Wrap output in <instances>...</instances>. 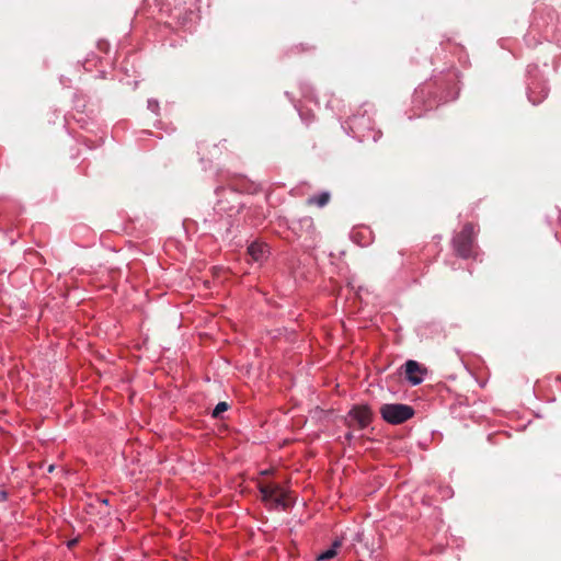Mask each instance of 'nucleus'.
<instances>
[{"label":"nucleus","mask_w":561,"mask_h":561,"mask_svg":"<svg viewBox=\"0 0 561 561\" xmlns=\"http://www.w3.org/2000/svg\"><path fill=\"white\" fill-rule=\"evenodd\" d=\"M331 195L329 192H322L317 196H311L307 199V205H316L318 207H324L330 202Z\"/></svg>","instance_id":"7"},{"label":"nucleus","mask_w":561,"mask_h":561,"mask_svg":"<svg viewBox=\"0 0 561 561\" xmlns=\"http://www.w3.org/2000/svg\"><path fill=\"white\" fill-rule=\"evenodd\" d=\"M248 254L254 262H262L267 257L268 247L265 243L252 242L248 248Z\"/></svg>","instance_id":"6"},{"label":"nucleus","mask_w":561,"mask_h":561,"mask_svg":"<svg viewBox=\"0 0 561 561\" xmlns=\"http://www.w3.org/2000/svg\"><path fill=\"white\" fill-rule=\"evenodd\" d=\"M405 378L412 383V385H419L423 381V375L426 373V368H424L422 365H420L415 360H408L405 363Z\"/></svg>","instance_id":"5"},{"label":"nucleus","mask_w":561,"mask_h":561,"mask_svg":"<svg viewBox=\"0 0 561 561\" xmlns=\"http://www.w3.org/2000/svg\"><path fill=\"white\" fill-rule=\"evenodd\" d=\"M453 243L457 255L463 259L470 257L474 245V226L471 222L466 224L462 230L455 236Z\"/></svg>","instance_id":"3"},{"label":"nucleus","mask_w":561,"mask_h":561,"mask_svg":"<svg viewBox=\"0 0 561 561\" xmlns=\"http://www.w3.org/2000/svg\"><path fill=\"white\" fill-rule=\"evenodd\" d=\"M259 490L262 495V501L272 507L286 510L290 505L286 492L278 484L260 483Z\"/></svg>","instance_id":"2"},{"label":"nucleus","mask_w":561,"mask_h":561,"mask_svg":"<svg viewBox=\"0 0 561 561\" xmlns=\"http://www.w3.org/2000/svg\"><path fill=\"white\" fill-rule=\"evenodd\" d=\"M342 542L340 540H335L330 549L323 551L317 557V561H327L334 558L337 554V548H340Z\"/></svg>","instance_id":"8"},{"label":"nucleus","mask_w":561,"mask_h":561,"mask_svg":"<svg viewBox=\"0 0 561 561\" xmlns=\"http://www.w3.org/2000/svg\"><path fill=\"white\" fill-rule=\"evenodd\" d=\"M381 417L389 424H401L414 415L412 407L402 403H386L379 410Z\"/></svg>","instance_id":"1"},{"label":"nucleus","mask_w":561,"mask_h":561,"mask_svg":"<svg viewBox=\"0 0 561 561\" xmlns=\"http://www.w3.org/2000/svg\"><path fill=\"white\" fill-rule=\"evenodd\" d=\"M228 408H229L228 403H227V402H225V401H221V402H219V403L215 407V409L213 410L211 415H213L214 417H220V415H221L224 412H226V411L228 410Z\"/></svg>","instance_id":"9"},{"label":"nucleus","mask_w":561,"mask_h":561,"mask_svg":"<svg viewBox=\"0 0 561 561\" xmlns=\"http://www.w3.org/2000/svg\"><path fill=\"white\" fill-rule=\"evenodd\" d=\"M346 424L350 427L363 430L373 421V412L366 404L354 405L346 415Z\"/></svg>","instance_id":"4"}]
</instances>
